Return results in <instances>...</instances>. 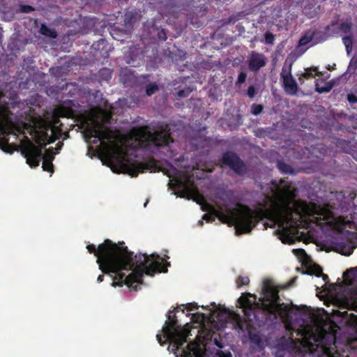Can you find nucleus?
Returning <instances> with one entry per match:
<instances>
[{
  "label": "nucleus",
  "mask_w": 357,
  "mask_h": 357,
  "mask_svg": "<svg viewBox=\"0 0 357 357\" xmlns=\"http://www.w3.org/2000/svg\"><path fill=\"white\" fill-rule=\"evenodd\" d=\"M291 314H299L303 321H310L301 332V344L319 357H347L337 351L335 335L327 332L330 326L323 317L312 313L305 307L291 303Z\"/></svg>",
  "instance_id": "nucleus-4"
},
{
  "label": "nucleus",
  "mask_w": 357,
  "mask_h": 357,
  "mask_svg": "<svg viewBox=\"0 0 357 357\" xmlns=\"http://www.w3.org/2000/svg\"><path fill=\"white\" fill-rule=\"evenodd\" d=\"M131 135L142 149H146L151 143L155 146H167L174 141L167 124L153 132H151L147 126L134 128L131 130Z\"/></svg>",
  "instance_id": "nucleus-9"
},
{
  "label": "nucleus",
  "mask_w": 357,
  "mask_h": 357,
  "mask_svg": "<svg viewBox=\"0 0 357 357\" xmlns=\"http://www.w3.org/2000/svg\"><path fill=\"white\" fill-rule=\"evenodd\" d=\"M159 90V87L156 83H151L146 87V93L147 96H151Z\"/></svg>",
  "instance_id": "nucleus-25"
},
{
  "label": "nucleus",
  "mask_w": 357,
  "mask_h": 357,
  "mask_svg": "<svg viewBox=\"0 0 357 357\" xmlns=\"http://www.w3.org/2000/svg\"><path fill=\"white\" fill-rule=\"evenodd\" d=\"M52 121H53V123L55 126H61L62 125L59 116H54Z\"/></svg>",
  "instance_id": "nucleus-45"
},
{
  "label": "nucleus",
  "mask_w": 357,
  "mask_h": 357,
  "mask_svg": "<svg viewBox=\"0 0 357 357\" xmlns=\"http://www.w3.org/2000/svg\"><path fill=\"white\" fill-rule=\"evenodd\" d=\"M287 352H290V337H289L284 344L283 348H278L275 352V357H284Z\"/></svg>",
  "instance_id": "nucleus-22"
},
{
  "label": "nucleus",
  "mask_w": 357,
  "mask_h": 357,
  "mask_svg": "<svg viewBox=\"0 0 357 357\" xmlns=\"http://www.w3.org/2000/svg\"><path fill=\"white\" fill-rule=\"evenodd\" d=\"M291 93H293L296 91V84L292 79H291Z\"/></svg>",
  "instance_id": "nucleus-48"
},
{
  "label": "nucleus",
  "mask_w": 357,
  "mask_h": 357,
  "mask_svg": "<svg viewBox=\"0 0 357 357\" xmlns=\"http://www.w3.org/2000/svg\"><path fill=\"white\" fill-rule=\"evenodd\" d=\"M278 168L282 173H290V165L286 164L282 161L278 162Z\"/></svg>",
  "instance_id": "nucleus-29"
},
{
  "label": "nucleus",
  "mask_w": 357,
  "mask_h": 357,
  "mask_svg": "<svg viewBox=\"0 0 357 357\" xmlns=\"http://www.w3.org/2000/svg\"><path fill=\"white\" fill-rule=\"evenodd\" d=\"M54 142V138H52V137H50L49 136V138L47 139V144H48L53 143Z\"/></svg>",
  "instance_id": "nucleus-52"
},
{
  "label": "nucleus",
  "mask_w": 357,
  "mask_h": 357,
  "mask_svg": "<svg viewBox=\"0 0 357 357\" xmlns=\"http://www.w3.org/2000/svg\"><path fill=\"white\" fill-rule=\"evenodd\" d=\"M287 286H289L290 285V281L287 282V284H286Z\"/></svg>",
  "instance_id": "nucleus-56"
},
{
  "label": "nucleus",
  "mask_w": 357,
  "mask_h": 357,
  "mask_svg": "<svg viewBox=\"0 0 357 357\" xmlns=\"http://www.w3.org/2000/svg\"><path fill=\"white\" fill-rule=\"evenodd\" d=\"M217 355L219 357H232V354L229 351H224L222 350H218L217 351Z\"/></svg>",
  "instance_id": "nucleus-37"
},
{
  "label": "nucleus",
  "mask_w": 357,
  "mask_h": 357,
  "mask_svg": "<svg viewBox=\"0 0 357 357\" xmlns=\"http://www.w3.org/2000/svg\"><path fill=\"white\" fill-rule=\"evenodd\" d=\"M341 30L344 33L349 32L351 30V24L349 23L342 24L341 25Z\"/></svg>",
  "instance_id": "nucleus-43"
},
{
  "label": "nucleus",
  "mask_w": 357,
  "mask_h": 357,
  "mask_svg": "<svg viewBox=\"0 0 357 357\" xmlns=\"http://www.w3.org/2000/svg\"><path fill=\"white\" fill-rule=\"evenodd\" d=\"M86 249L96 257L100 270L105 274L114 273L113 287L126 284L131 290H137V284L142 283L144 274L153 276L156 273H167L170 262L165 261L157 253L150 255L130 251L123 241L117 243L105 239L98 248L89 244Z\"/></svg>",
  "instance_id": "nucleus-1"
},
{
  "label": "nucleus",
  "mask_w": 357,
  "mask_h": 357,
  "mask_svg": "<svg viewBox=\"0 0 357 357\" xmlns=\"http://www.w3.org/2000/svg\"><path fill=\"white\" fill-rule=\"evenodd\" d=\"M246 77L247 74L244 72H241L238 76L236 84L240 85L244 83L246 79Z\"/></svg>",
  "instance_id": "nucleus-36"
},
{
  "label": "nucleus",
  "mask_w": 357,
  "mask_h": 357,
  "mask_svg": "<svg viewBox=\"0 0 357 357\" xmlns=\"http://www.w3.org/2000/svg\"><path fill=\"white\" fill-rule=\"evenodd\" d=\"M204 314H192V319H194L196 316H198V317H200V316H203Z\"/></svg>",
  "instance_id": "nucleus-54"
},
{
  "label": "nucleus",
  "mask_w": 357,
  "mask_h": 357,
  "mask_svg": "<svg viewBox=\"0 0 357 357\" xmlns=\"http://www.w3.org/2000/svg\"><path fill=\"white\" fill-rule=\"evenodd\" d=\"M348 100L351 103H354V102H357V98L354 95L349 94L348 95Z\"/></svg>",
  "instance_id": "nucleus-47"
},
{
  "label": "nucleus",
  "mask_w": 357,
  "mask_h": 357,
  "mask_svg": "<svg viewBox=\"0 0 357 357\" xmlns=\"http://www.w3.org/2000/svg\"><path fill=\"white\" fill-rule=\"evenodd\" d=\"M303 213L311 222L319 225H328L340 233H347L349 239L357 242V227L354 221L344 217H335L328 206H320L315 204H305Z\"/></svg>",
  "instance_id": "nucleus-5"
},
{
  "label": "nucleus",
  "mask_w": 357,
  "mask_h": 357,
  "mask_svg": "<svg viewBox=\"0 0 357 357\" xmlns=\"http://www.w3.org/2000/svg\"><path fill=\"white\" fill-rule=\"evenodd\" d=\"M43 169L44 171L52 173L54 172V165L52 161L43 160Z\"/></svg>",
  "instance_id": "nucleus-30"
},
{
  "label": "nucleus",
  "mask_w": 357,
  "mask_h": 357,
  "mask_svg": "<svg viewBox=\"0 0 357 357\" xmlns=\"http://www.w3.org/2000/svg\"><path fill=\"white\" fill-rule=\"evenodd\" d=\"M214 344L220 349H222L224 347V345L220 339L218 340L217 338H215L214 339Z\"/></svg>",
  "instance_id": "nucleus-46"
},
{
  "label": "nucleus",
  "mask_w": 357,
  "mask_h": 357,
  "mask_svg": "<svg viewBox=\"0 0 357 357\" xmlns=\"http://www.w3.org/2000/svg\"><path fill=\"white\" fill-rule=\"evenodd\" d=\"M291 348L294 347V342L293 341V340L291 339Z\"/></svg>",
  "instance_id": "nucleus-55"
},
{
  "label": "nucleus",
  "mask_w": 357,
  "mask_h": 357,
  "mask_svg": "<svg viewBox=\"0 0 357 357\" xmlns=\"http://www.w3.org/2000/svg\"><path fill=\"white\" fill-rule=\"evenodd\" d=\"M190 93V91H188V90H179L177 92V96L178 98H185V97L188 96Z\"/></svg>",
  "instance_id": "nucleus-40"
},
{
  "label": "nucleus",
  "mask_w": 357,
  "mask_h": 357,
  "mask_svg": "<svg viewBox=\"0 0 357 357\" xmlns=\"http://www.w3.org/2000/svg\"><path fill=\"white\" fill-rule=\"evenodd\" d=\"M357 68V57L353 58L350 62L349 68L355 70Z\"/></svg>",
  "instance_id": "nucleus-44"
},
{
  "label": "nucleus",
  "mask_w": 357,
  "mask_h": 357,
  "mask_svg": "<svg viewBox=\"0 0 357 357\" xmlns=\"http://www.w3.org/2000/svg\"><path fill=\"white\" fill-rule=\"evenodd\" d=\"M95 126L87 128L86 131L90 137L98 138L100 141L109 140L112 138V133L109 129H103L102 125L98 121L94 122Z\"/></svg>",
  "instance_id": "nucleus-12"
},
{
  "label": "nucleus",
  "mask_w": 357,
  "mask_h": 357,
  "mask_svg": "<svg viewBox=\"0 0 357 357\" xmlns=\"http://www.w3.org/2000/svg\"><path fill=\"white\" fill-rule=\"evenodd\" d=\"M250 282V279L248 276H238L236 280L237 287L239 288L243 285H247Z\"/></svg>",
  "instance_id": "nucleus-27"
},
{
  "label": "nucleus",
  "mask_w": 357,
  "mask_h": 357,
  "mask_svg": "<svg viewBox=\"0 0 357 357\" xmlns=\"http://www.w3.org/2000/svg\"><path fill=\"white\" fill-rule=\"evenodd\" d=\"M289 60V56H288L282 69L280 76L285 92L290 94V63Z\"/></svg>",
  "instance_id": "nucleus-14"
},
{
  "label": "nucleus",
  "mask_w": 357,
  "mask_h": 357,
  "mask_svg": "<svg viewBox=\"0 0 357 357\" xmlns=\"http://www.w3.org/2000/svg\"><path fill=\"white\" fill-rule=\"evenodd\" d=\"M106 43V40L101 38L97 43L92 45V47L94 49H100L101 45H104Z\"/></svg>",
  "instance_id": "nucleus-39"
},
{
  "label": "nucleus",
  "mask_w": 357,
  "mask_h": 357,
  "mask_svg": "<svg viewBox=\"0 0 357 357\" xmlns=\"http://www.w3.org/2000/svg\"><path fill=\"white\" fill-rule=\"evenodd\" d=\"M20 10L22 13H30L34 10V8L31 6H29V5H22L20 7Z\"/></svg>",
  "instance_id": "nucleus-35"
},
{
  "label": "nucleus",
  "mask_w": 357,
  "mask_h": 357,
  "mask_svg": "<svg viewBox=\"0 0 357 357\" xmlns=\"http://www.w3.org/2000/svg\"><path fill=\"white\" fill-rule=\"evenodd\" d=\"M157 340L160 343V345H164L167 342L169 341L171 343H173V351H176L178 349H176L174 344H175V340L174 338H167L165 333H163V335L160 334H157L156 335Z\"/></svg>",
  "instance_id": "nucleus-24"
},
{
  "label": "nucleus",
  "mask_w": 357,
  "mask_h": 357,
  "mask_svg": "<svg viewBox=\"0 0 357 357\" xmlns=\"http://www.w3.org/2000/svg\"><path fill=\"white\" fill-rule=\"evenodd\" d=\"M291 199H292L293 197H294V192L292 190H291ZM294 207V204L293 203V201L291 200V213H293Z\"/></svg>",
  "instance_id": "nucleus-49"
},
{
  "label": "nucleus",
  "mask_w": 357,
  "mask_h": 357,
  "mask_svg": "<svg viewBox=\"0 0 357 357\" xmlns=\"http://www.w3.org/2000/svg\"><path fill=\"white\" fill-rule=\"evenodd\" d=\"M34 139L36 143L38 145L39 149H45L47 145V141L49 138V135L47 131L45 130H37L34 131Z\"/></svg>",
  "instance_id": "nucleus-17"
},
{
  "label": "nucleus",
  "mask_w": 357,
  "mask_h": 357,
  "mask_svg": "<svg viewBox=\"0 0 357 357\" xmlns=\"http://www.w3.org/2000/svg\"><path fill=\"white\" fill-rule=\"evenodd\" d=\"M218 198L225 203L232 204L234 200V194L232 190H222L218 192Z\"/></svg>",
  "instance_id": "nucleus-20"
},
{
  "label": "nucleus",
  "mask_w": 357,
  "mask_h": 357,
  "mask_svg": "<svg viewBox=\"0 0 357 357\" xmlns=\"http://www.w3.org/2000/svg\"><path fill=\"white\" fill-rule=\"evenodd\" d=\"M137 13L135 11H127L124 16L126 24L132 25L137 21Z\"/></svg>",
  "instance_id": "nucleus-23"
},
{
  "label": "nucleus",
  "mask_w": 357,
  "mask_h": 357,
  "mask_svg": "<svg viewBox=\"0 0 357 357\" xmlns=\"http://www.w3.org/2000/svg\"><path fill=\"white\" fill-rule=\"evenodd\" d=\"M145 170H150L151 172H155L157 170L156 165L153 160L146 163H139L136 169L133 170L131 174L132 176H137L139 173L144 172Z\"/></svg>",
  "instance_id": "nucleus-19"
},
{
  "label": "nucleus",
  "mask_w": 357,
  "mask_h": 357,
  "mask_svg": "<svg viewBox=\"0 0 357 357\" xmlns=\"http://www.w3.org/2000/svg\"><path fill=\"white\" fill-rule=\"evenodd\" d=\"M331 85H326V86H320L318 82H316V90L319 93H323V92H328L331 90Z\"/></svg>",
  "instance_id": "nucleus-34"
},
{
  "label": "nucleus",
  "mask_w": 357,
  "mask_h": 357,
  "mask_svg": "<svg viewBox=\"0 0 357 357\" xmlns=\"http://www.w3.org/2000/svg\"><path fill=\"white\" fill-rule=\"evenodd\" d=\"M255 93H256V91H255V88L254 86H250L248 89V96L250 98H252L255 97Z\"/></svg>",
  "instance_id": "nucleus-41"
},
{
  "label": "nucleus",
  "mask_w": 357,
  "mask_h": 357,
  "mask_svg": "<svg viewBox=\"0 0 357 357\" xmlns=\"http://www.w3.org/2000/svg\"><path fill=\"white\" fill-rule=\"evenodd\" d=\"M312 35L311 33H307L300 39L298 47L295 50V54H296L295 59L302 55L307 50V44L312 41Z\"/></svg>",
  "instance_id": "nucleus-16"
},
{
  "label": "nucleus",
  "mask_w": 357,
  "mask_h": 357,
  "mask_svg": "<svg viewBox=\"0 0 357 357\" xmlns=\"http://www.w3.org/2000/svg\"><path fill=\"white\" fill-rule=\"evenodd\" d=\"M291 234H293V231H292V230H291Z\"/></svg>",
  "instance_id": "nucleus-58"
},
{
  "label": "nucleus",
  "mask_w": 357,
  "mask_h": 357,
  "mask_svg": "<svg viewBox=\"0 0 357 357\" xmlns=\"http://www.w3.org/2000/svg\"><path fill=\"white\" fill-rule=\"evenodd\" d=\"M265 43L268 45H273L275 41V36L270 31H266L264 33Z\"/></svg>",
  "instance_id": "nucleus-31"
},
{
  "label": "nucleus",
  "mask_w": 357,
  "mask_h": 357,
  "mask_svg": "<svg viewBox=\"0 0 357 357\" xmlns=\"http://www.w3.org/2000/svg\"><path fill=\"white\" fill-rule=\"evenodd\" d=\"M104 280V275H100L98 277V279H97V281L98 282H101Z\"/></svg>",
  "instance_id": "nucleus-50"
},
{
  "label": "nucleus",
  "mask_w": 357,
  "mask_h": 357,
  "mask_svg": "<svg viewBox=\"0 0 357 357\" xmlns=\"http://www.w3.org/2000/svg\"><path fill=\"white\" fill-rule=\"evenodd\" d=\"M25 131H28L30 135H32L34 131H36V128L31 123H26L24 121L17 122L15 129V132L17 133V135L18 134H22L24 135V137H25V136H26L25 135ZM24 140L26 142L25 144H27L28 142L25 139V138H24Z\"/></svg>",
  "instance_id": "nucleus-15"
},
{
  "label": "nucleus",
  "mask_w": 357,
  "mask_h": 357,
  "mask_svg": "<svg viewBox=\"0 0 357 357\" xmlns=\"http://www.w3.org/2000/svg\"><path fill=\"white\" fill-rule=\"evenodd\" d=\"M185 308L188 311H193L199 308V305L196 303H188L185 305Z\"/></svg>",
  "instance_id": "nucleus-38"
},
{
  "label": "nucleus",
  "mask_w": 357,
  "mask_h": 357,
  "mask_svg": "<svg viewBox=\"0 0 357 357\" xmlns=\"http://www.w3.org/2000/svg\"><path fill=\"white\" fill-rule=\"evenodd\" d=\"M292 252L305 269L303 273L322 277L325 284L322 286L324 289L318 291L319 297L326 296V303H330L340 309L357 311V267L347 270L343 275L341 283L327 286L328 275L323 274L321 267L311 261L304 250L294 249ZM333 312L344 316L347 311L333 310Z\"/></svg>",
  "instance_id": "nucleus-3"
},
{
  "label": "nucleus",
  "mask_w": 357,
  "mask_h": 357,
  "mask_svg": "<svg viewBox=\"0 0 357 357\" xmlns=\"http://www.w3.org/2000/svg\"><path fill=\"white\" fill-rule=\"evenodd\" d=\"M343 43L345 45L347 54H350L352 50L353 40L351 36H345L342 38Z\"/></svg>",
  "instance_id": "nucleus-26"
},
{
  "label": "nucleus",
  "mask_w": 357,
  "mask_h": 357,
  "mask_svg": "<svg viewBox=\"0 0 357 357\" xmlns=\"http://www.w3.org/2000/svg\"><path fill=\"white\" fill-rule=\"evenodd\" d=\"M203 219L208 222L211 220V218L208 214H204L203 216Z\"/></svg>",
  "instance_id": "nucleus-51"
},
{
  "label": "nucleus",
  "mask_w": 357,
  "mask_h": 357,
  "mask_svg": "<svg viewBox=\"0 0 357 357\" xmlns=\"http://www.w3.org/2000/svg\"><path fill=\"white\" fill-rule=\"evenodd\" d=\"M176 309L169 311L167 314V320L162 331L165 333L167 338H174L176 349H181L183 357H197L200 354L199 344L197 342H190L184 349V344L188 342L187 337L190 333L188 329L185 331H181V326L178 324L177 317L174 314Z\"/></svg>",
  "instance_id": "nucleus-8"
},
{
  "label": "nucleus",
  "mask_w": 357,
  "mask_h": 357,
  "mask_svg": "<svg viewBox=\"0 0 357 357\" xmlns=\"http://www.w3.org/2000/svg\"><path fill=\"white\" fill-rule=\"evenodd\" d=\"M176 182L178 187L183 188L184 194L182 195L183 197H184L185 195L192 196L197 192V188L193 182H190L189 180H187L185 182H182L181 181L178 180Z\"/></svg>",
  "instance_id": "nucleus-18"
},
{
  "label": "nucleus",
  "mask_w": 357,
  "mask_h": 357,
  "mask_svg": "<svg viewBox=\"0 0 357 357\" xmlns=\"http://www.w3.org/2000/svg\"><path fill=\"white\" fill-rule=\"evenodd\" d=\"M40 33L47 37L51 38H56L57 37V33L54 29L49 28L45 24H42L40 28Z\"/></svg>",
  "instance_id": "nucleus-21"
},
{
  "label": "nucleus",
  "mask_w": 357,
  "mask_h": 357,
  "mask_svg": "<svg viewBox=\"0 0 357 357\" xmlns=\"http://www.w3.org/2000/svg\"><path fill=\"white\" fill-rule=\"evenodd\" d=\"M238 206V208L229 209L228 214L218 212L217 216L222 222L234 225L238 234L250 233L262 218L263 211H253L243 204Z\"/></svg>",
  "instance_id": "nucleus-6"
},
{
  "label": "nucleus",
  "mask_w": 357,
  "mask_h": 357,
  "mask_svg": "<svg viewBox=\"0 0 357 357\" xmlns=\"http://www.w3.org/2000/svg\"><path fill=\"white\" fill-rule=\"evenodd\" d=\"M272 197L286 202V213H281L278 217V227L275 233L281 241L290 245V184L284 179L280 181L272 180L271 182Z\"/></svg>",
  "instance_id": "nucleus-7"
},
{
  "label": "nucleus",
  "mask_w": 357,
  "mask_h": 357,
  "mask_svg": "<svg viewBox=\"0 0 357 357\" xmlns=\"http://www.w3.org/2000/svg\"><path fill=\"white\" fill-rule=\"evenodd\" d=\"M263 297L257 300V296L250 293H243L238 299V307L243 310L245 319L238 315L234 328L238 332H248L250 341L261 347L260 335L251 331L252 326L263 321L268 315L280 316L284 323L285 329L290 332V305L280 303L279 287L273 280L266 279L263 282Z\"/></svg>",
  "instance_id": "nucleus-2"
},
{
  "label": "nucleus",
  "mask_w": 357,
  "mask_h": 357,
  "mask_svg": "<svg viewBox=\"0 0 357 357\" xmlns=\"http://www.w3.org/2000/svg\"><path fill=\"white\" fill-rule=\"evenodd\" d=\"M25 139L28 142L27 144H22V152L26 159V162L31 167H36L39 165L41 160H46L47 161H53L55 153L54 149L50 148L48 149H39L38 146L33 145L31 143L29 138L25 136Z\"/></svg>",
  "instance_id": "nucleus-10"
},
{
  "label": "nucleus",
  "mask_w": 357,
  "mask_h": 357,
  "mask_svg": "<svg viewBox=\"0 0 357 357\" xmlns=\"http://www.w3.org/2000/svg\"><path fill=\"white\" fill-rule=\"evenodd\" d=\"M147 203H148V201H146V202L144 204V206H146Z\"/></svg>",
  "instance_id": "nucleus-57"
},
{
  "label": "nucleus",
  "mask_w": 357,
  "mask_h": 357,
  "mask_svg": "<svg viewBox=\"0 0 357 357\" xmlns=\"http://www.w3.org/2000/svg\"><path fill=\"white\" fill-rule=\"evenodd\" d=\"M158 35L159 39L161 40L165 41L167 38L165 29H161L160 31H159L158 33Z\"/></svg>",
  "instance_id": "nucleus-42"
},
{
  "label": "nucleus",
  "mask_w": 357,
  "mask_h": 357,
  "mask_svg": "<svg viewBox=\"0 0 357 357\" xmlns=\"http://www.w3.org/2000/svg\"><path fill=\"white\" fill-rule=\"evenodd\" d=\"M316 73V75H318L319 73L317 71V68H310L308 69H306L305 73L303 74V76L305 78H310L313 77V73Z\"/></svg>",
  "instance_id": "nucleus-32"
},
{
  "label": "nucleus",
  "mask_w": 357,
  "mask_h": 357,
  "mask_svg": "<svg viewBox=\"0 0 357 357\" xmlns=\"http://www.w3.org/2000/svg\"><path fill=\"white\" fill-rule=\"evenodd\" d=\"M100 74L102 76H105V79L108 80L112 77V71L107 68H103L100 70Z\"/></svg>",
  "instance_id": "nucleus-33"
},
{
  "label": "nucleus",
  "mask_w": 357,
  "mask_h": 357,
  "mask_svg": "<svg viewBox=\"0 0 357 357\" xmlns=\"http://www.w3.org/2000/svg\"><path fill=\"white\" fill-rule=\"evenodd\" d=\"M62 146H63V143H61V142H59V143L57 144V145H56V149H57V150H60V149H61Z\"/></svg>",
  "instance_id": "nucleus-53"
},
{
  "label": "nucleus",
  "mask_w": 357,
  "mask_h": 357,
  "mask_svg": "<svg viewBox=\"0 0 357 357\" xmlns=\"http://www.w3.org/2000/svg\"><path fill=\"white\" fill-rule=\"evenodd\" d=\"M267 61L263 54L252 52L248 59V68L252 72H258L262 67L266 65Z\"/></svg>",
  "instance_id": "nucleus-13"
},
{
  "label": "nucleus",
  "mask_w": 357,
  "mask_h": 357,
  "mask_svg": "<svg viewBox=\"0 0 357 357\" xmlns=\"http://www.w3.org/2000/svg\"><path fill=\"white\" fill-rule=\"evenodd\" d=\"M263 109L264 106L260 104L254 103L251 106V113L255 116L260 114L263 112Z\"/></svg>",
  "instance_id": "nucleus-28"
},
{
  "label": "nucleus",
  "mask_w": 357,
  "mask_h": 357,
  "mask_svg": "<svg viewBox=\"0 0 357 357\" xmlns=\"http://www.w3.org/2000/svg\"><path fill=\"white\" fill-rule=\"evenodd\" d=\"M221 162L239 176H243L247 172L245 162L234 151H227L225 152L222 154Z\"/></svg>",
  "instance_id": "nucleus-11"
}]
</instances>
